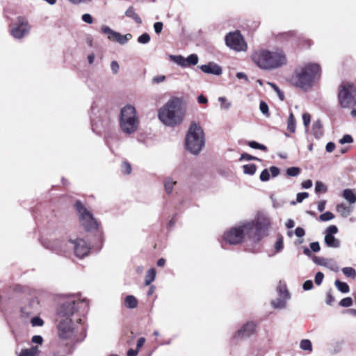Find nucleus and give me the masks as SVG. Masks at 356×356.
Instances as JSON below:
<instances>
[{"instance_id": "1", "label": "nucleus", "mask_w": 356, "mask_h": 356, "mask_svg": "<svg viewBox=\"0 0 356 356\" xmlns=\"http://www.w3.org/2000/svg\"><path fill=\"white\" fill-rule=\"evenodd\" d=\"M87 307L88 302L85 300H80L74 296L69 297L59 306L57 329L60 339H72L76 329L75 323L81 322L79 313Z\"/></svg>"}, {"instance_id": "2", "label": "nucleus", "mask_w": 356, "mask_h": 356, "mask_svg": "<svg viewBox=\"0 0 356 356\" xmlns=\"http://www.w3.org/2000/svg\"><path fill=\"white\" fill-rule=\"evenodd\" d=\"M186 109L182 101L178 97H174L168 101L158 111L159 120L165 126L175 127L184 121Z\"/></svg>"}, {"instance_id": "3", "label": "nucleus", "mask_w": 356, "mask_h": 356, "mask_svg": "<svg viewBox=\"0 0 356 356\" xmlns=\"http://www.w3.org/2000/svg\"><path fill=\"white\" fill-rule=\"evenodd\" d=\"M252 60L259 68L265 70L277 69L287 63L286 54L282 49L256 51L252 55Z\"/></svg>"}, {"instance_id": "4", "label": "nucleus", "mask_w": 356, "mask_h": 356, "mask_svg": "<svg viewBox=\"0 0 356 356\" xmlns=\"http://www.w3.org/2000/svg\"><path fill=\"white\" fill-rule=\"evenodd\" d=\"M321 74L319 65L308 63L296 71L292 78V83L294 86L302 90H307L314 84L315 79Z\"/></svg>"}, {"instance_id": "5", "label": "nucleus", "mask_w": 356, "mask_h": 356, "mask_svg": "<svg viewBox=\"0 0 356 356\" xmlns=\"http://www.w3.org/2000/svg\"><path fill=\"white\" fill-rule=\"evenodd\" d=\"M205 138L202 129L193 122L191 124L186 136L185 145L186 149L194 155H197L204 146Z\"/></svg>"}, {"instance_id": "6", "label": "nucleus", "mask_w": 356, "mask_h": 356, "mask_svg": "<svg viewBox=\"0 0 356 356\" xmlns=\"http://www.w3.org/2000/svg\"><path fill=\"white\" fill-rule=\"evenodd\" d=\"M139 118L136 108L127 104L122 107L120 115V127L126 134L135 133L139 125Z\"/></svg>"}, {"instance_id": "7", "label": "nucleus", "mask_w": 356, "mask_h": 356, "mask_svg": "<svg viewBox=\"0 0 356 356\" xmlns=\"http://www.w3.org/2000/svg\"><path fill=\"white\" fill-rule=\"evenodd\" d=\"M338 101L344 108H351L356 106V89L353 84L343 82L339 86Z\"/></svg>"}, {"instance_id": "8", "label": "nucleus", "mask_w": 356, "mask_h": 356, "mask_svg": "<svg viewBox=\"0 0 356 356\" xmlns=\"http://www.w3.org/2000/svg\"><path fill=\"white\" fill-rule=\"evenodd\" d=\"M75 207L79 214L80 221L84 228L88 231L96 229L97 224L91 212L86 209L80 202L76 203Z\"/></svg>"}, {"instance_id": "9", "label": "nucleus", "mask_w": 356, "mask_h": 356, "mask_svg": "<svg viewBox=\"0 0 356 356\" xmlns=\"http://www.w3.org/2000/svg\"><path fill=\"white\" fill-rule=\"evenodd\" d=\"M243 240L248 239L254 242H257L261 240L260 235L257 232L254 226V221L251 220H245L237 223Z\"/></svg>"}, {"instance_id": "10", "label": "nucleus", "mask_w": 356, "mask_h": 356, "mask_svg": "<svg viewBox=\"0 0 356 356\" xmlns=\"http://www.w3.org/2000/svg\"><path fill=\"white\" fill-rule=\"evenodd\" d=\"M225 43L227 47L236 51H245L248 48L246 42L238 31L227 34L225 37Z\"/></svg>"}, {"instance_id": "11", "label": "nucleus", "mask_w": 356, "mask_h": 356, "mask_svg": "<svg viewBox=\"0 0 356 356\" xmlns=\"http://www.w3.org/2000/svg\"><path fill=\"white\" fill-rule=\"evenodd\" d=\"M252 220L254 221L257 232L259 235H260L261 239L264 236V232L268 229L271 225V218L270 216L266 212L259 211L254 219Z\"/></svg>"}, {"instance_id": "12", "label": "nucleus", "mask_w": 356, "mask_h": 356, "mask_svg": "<svg viewBox=\"0 0 356 356\" xmlns=\"http://www.w3.org/2000/svg\"><path fill=\"white\" fill-rule=\"evenodd\" d=\"M67 246V248L73 249L75 255L79 258L86 256L89 253L90 248L89 245L81 238L69 240Z\"/></svg>"}, {"instance_id": "13", "label": "nucleus", "mask_w": 356, "mask_h": 356, "mask_svg": "<svg viewBox=\"0 0 356 356\" xmlns=\"http://www.w3.org/2000/svg\"><path fill=\"white\" fill-rule=\"evenodd\" d=\"M224 240L232 245L242 243L244 240L238 224L227 229L223 234Z\"/></svg>"}, {"instance_id": "14", "label": "nucleus", "mask_w": 356, "mask_h": 356, "mask_svg": "<svg viewBox=\"0 0 356 356\" xmlns=\"http://www.w3.org/2000/svg\"><path fill=\"white\" fill-rule=\"evenodd\" d=\"M102 32L108 35V39L111 41H115L120 44H126L129 40L132 38V35L127 33L126 35H121L120 33L116 32L111 29L109 26L104 25L102 26Z\"/></svg>"}, {"instance_id": "15", "label": "nucleus", "mask_w": 356, "mask_h": 356, "mask_svg": "<svg viewBox=\"0 0 356 356\" xmlns=\"http://www.w3.org/2000/svg\"><path fill=\"white\" fill-rule=\"evenodd\" d=\"M30 29L31 26L28 21L23 17H19L17 24L13 26L11 33L15 38L20 39L28 34Z\"/></svg>"}, {"instance_id": "16", "label": "nucleus", "mask_w": 356, "mask_h": 356, "mask_svg": "<svg viewBox=\"0 0 356 356\" xmlns=\"http://www.w3.org/2000/svg\"><path fill=\"white\" fill-rule=\"evenodd\" d=\"M338 232V228L335 225H330L325 232V243L330 248H337L340 246V241L336 238L333 235Z\"/></svg>"}, {"instance_id": "17", "label": "nucleus", "mask_w": 356, "mask_h": 356, "mask_svg": "<svg viewBox=\"0 0 356 356\" xmlns=\"http://www.w3.org/2000/svg\"><path fill=\"white\" fill-rule=\"evenodd\" d=\"M255 324L253 322H248L245 323L240 330L235 334V337L246 338L251 336L255 330Z\"/></svg>"}, {"instance_id": "18", "label": "nucleus", "mask_w": 356, "mask_h": 356, "mask_svg": "<svg viewBox=\"0 0 356 356\" xmlns=\"http://www.w3.org/2000/svg\"><path fill=\"white\" fill-rule=\"evenodd\" d=\"M200 68L206 74L214 75H220L222 74L221 67L213 62H210L206 65H202Z\"/></svg>"}, {"instance_id": "19", "label": "nucleus", "mask_w": 356, "mask_h": 356, "mask_svg": "<svg viewBox=\"0 0 356 356\" xmlns=\"http://www.w3.org/2000/svg\"><path fill=\"white\" fill-rule=\"evenodd\" d=\"M39 301L38 298L33 299L27 305L22 308V314L28 316L39 310Z\"/></svg>"}, {"instance_id": "20", "label": "nucleus", "mask_w": 356, "mask_h": 356, "mask_svg": "<svg viewBox=\"0 0 356 356\" xmlns=\"http://www.w3.org/2000/svg\"><path fill=\"white\" fill-rule=\"evenodd\" d=\"M336 210L343 218L348 217L353 211V209L350 207L346 205L344 203L337 204Z\"/></svg>"}, {"instance_id": "21", "label": "nucleus", "mask_w": 356, "mask_h": 356, "mask_svg": "<svg viewBox=\"0 0 356 356\" xmlns=\"http://www.w3.org/2000/svg\"><path fill=\"white\" fill-rule=\"evenodd\" d=\"M312 133L316 138H320L323 135V125L319 120L313 123Z\"/></svg>"}, {"instance_id": "22", "label": "nucleus", "mask_w": 356, "mask_h": 356, "mask_svg": "<svg viewBox=\"0 0 356 356\" xmlns=\"http://www.w3.org/2000/svg\"><path fill=\"white\" fill-rule=\"evenodd\" d=\"M125 15L128 17L132 18L137 24H141L142 19L140 16L136 13L133 6H129L125 12Z\"/></svg>"}, {"instance_id": "23", "label": "nucleus", "mask_w": 356, "mask_h": 356, "mask_svg": "<svg viewBox=\"0 0 356 356\" xmlns=\"http://www.w3.org/2000/svg\"><path fill=\"white\" fill-rule=\"evenodd\" d=\"M124 306L129 309L136 308L138 306V300L132 295L127 296L124 298Z\"/></svg>"}, {"instance_id": "24", "label": "nucleus", "mask_w": 356, "mask_h": 356, "mask_svg": "<svg viewBox=\"0 0 356 356\" xmlns=\"http://www.w3.org/2000/svg\"><path fill=\"white\" fill-rule=\"evenodd\" d=\"M176 184L177 181L173 180L171 177L165 178L164 180V188L166 193L171 194Z\"/></svg>"}, {"instance_id": "25", "label": "nucleus", "mask_w": 356, "mask_h": 356, "mask_svg": "<svg viewBox=\"0 0 356 356\" xmlns=\"http://www.w3.org/2000/svg\"><path fill=\"white\" fill-rule=\"evenodd\" d=\"M40 350L37 346L31 347L29 349H24L18 356H38Z\"/></svg>"}, {"instance_id": "26", "label": "nucleus", "mask_w": 356, "mask_h": 356, "mask_svg": "<svg viewBox=\"0 0 356 356\" xmlns=\"http://www.w3.org/2000/svg\"><path fill=\"white\" fill-rule=\"evenodd\" d=\"M343 197L350 204H354L356 202V196L351 189H345L343 191Z\"/></svg>"}, {"instance_id": "27", "label": "nucleus", "mask_w": 356, "mask_h": 356, "mask_svg": "<svg viewBox=\"0 0 356 356\" xmlns=\"http://www.w3.org/2000/svg\"><path fill=\"white\" fill-rule=\"evenodd\" d=\"M170 58L172 61L175 62L179 66H181L183 67H186V58L181 55L174 56L171 55L170 56Z\"/></svg>"}, {"instance_id": "28", "label": "nucleus", "mask_w": 356, "mask_h": 356, "mask_svg": "<svg viewBox=\"0 0 356 356\" xmlns=\"http://www.w3.org/2000/svg\"><path fill=\"white\" fill-rule=\"evenodd\" d=\"M287 298H279L271 302L273 307L275 309H284L286 307Z\"/></svg>"}, {"instance_id": "29", "label": "nucleus", "mask_w": 356, "mask_h": 356, "mask_svg": "<svg viewBox=\"0 0 356 356\" xmlns=\"http://www.w3.org/2000/svg\"><path fill=\"white\" fill-rule=\"evenodd\" d=\"M156 277V270L154 268H151L149 270L145 275V285H149Z\"/></svg>"}, {"instance_id": "30", "label": "nucleus", "mask_w": 356, "mask_h": 356, "mask_svg": "<svg viewBox=\"0 0 356 356\" xmlns=\"http://www.w3.org/2000/svg\"><path fill=\"white\" fill-rule=\"evenodd\" d=\"M287 129L291 133L296 131V119L293 113H290L287 121Z\"/></svg>"}, {"instance_id": "31", "label": "nucleus", "mask_w": 356, "mask_h": 356, "mask_svg": "<svg viewBox=\"0 0 356 356\" xmlns=\"http://www.w3.org/2000/svg\"><path fill=\"white\" fill-rule=\"evenodd\" d=\"M218 102L220 104L221 110H228L232 106V102H229L227 98L225 97H219L218 98Z\"/></svg>"}, {"instance_id": "32", "label": "nucleus", "mask_w": 356, "mask_h": 356, "mask_svg": "<svg viewBox=\"0 0 356 356\" xmlns=\"http://www.w3.org/2000/svg\"><path fill=\"white\" fill-rule=\"evenodd\" d=\"M334 284L339 291H341L343 293H346L349 292V290H350L349 286L346 282H340L339 280H336L334 282Z\"/></svg>"}, {"instance_id": "33", "label": "nucleus", "mask_w": 356, "mask_h": 356, "mask_svg": "<svg viewBox=\"0 0 356 356\" xmlns=\"http://www.w3.org/2000/svg\"><path fill=\"white\" fill-rule=\"evenodd\" d=\"M300 347L303 350H307L309 352L312 351V344L310 340L309 339H302L300 341Z\"/></svg>"}, {"instance_id": "34", "label": "nucleus", "mask_w": 356, "mask_h": 356, "mask_svg": "<svg viewBox=\"0 0 356 356\" xmlns=\"http://www.w3.org/2000/svg\"><path fill=\"white\" fill-rule=\"evenodd\" d=\"M186 67L191 65H195L198 63V56L197 54H191L186 58Z\"/></svg>"}, {"instance_id": "35", "label": "nucleus", "mask_w": 356, "mask_h": 356, "mask_svg": "<svg viewBox=\"0 0 356 356\" xmlns=\"http://www.w3.org/2000/svg\"><path fill=\"white\" fill-rule=\"evenodd\" d=\"M256 165L254 164H247L243 165V172L247 175H254L256 172Z\"/></svg>"}, {"instance_id": "36", "label": "nucleus", "mask_w": 356, "mask_h": 356, "mask_svg": "<svg viewBox=\"0 0 356 356\" xmlns=\"http://www.w3.org/2000/svg\"><path fill=\"white\" fill-rule=\"evenodd\" d=\"M343 274L349 277L355 278L356 277V271L351 267H345L342 269Z\"/></svg>"}, {"instance_id": "37", "label": "nucleus", "mask_w": 356, "mask_h": 356, "mask_svg": "<svg viewBox=\"0 0 356 356\" xmlns=\"http://www.w3.org/2000/svg\"><path fill=\"white\" fill-rule=\"evenodd\" d=\"M334 216L330 211H327L319 216V220L323 222L329 221L334 219Z\"/></svg>"}, {"instance_id": "38", "label": "nucleus", "mask_w": 356, "mask_h": 356, "mask_svg": "<svg viewBox=\"0 0 356 356\" xmlns=\"http://www.w3.org/2000/svg\"><path fill=\"white\" fill-rule=\"evenodd\" d=\"M312 260L316 264L323 266H327V260L323 257L314 256Z\"/></svg>"}, {"instance_id": "39", "label": "nucleus", "mask_w": 356, "mask_h": 356, "mask_svg": "<svg viewBox=\"0 0 356 356\" xmlns=\"http://www.w3.org/2000/svg\"><path fill=\"white\" fill-rule=\"evenodd\" d=\"M300 172V169L298 167H291L286 170L287 175L290 177H296Z\"/></svg>"}, {"instance_id": "40", "label": "nucleus", "mask_w": 356, "mask_h": 356, "mask_svg": "<svg viewBox=\"0 0 356 356\" xmlns=\"http://www.w3.org/2000/svg\"><path fill=\"white\" fill-rule=\"evenodd\" d=\"M315 191L316 193H325L327 191V187L323 182L318 181L315 184Z\"/></svg>"}, {"instance_id": "41", "label": "nucleus", "mask_w": 356, "mask_h": 356, "mask_svg": "<svg viewBox=\"0 0 356 356\" xmlns=\"http://www.w3.org/2000/svg\"><path fill=\"white\" fill-rule=\"evenodd\" d=\"M283 238L282 236H280L277 238V241L275 243V250L276 252H280L283 250Z\"/></svg>"}, {"instance_id": "42", "label": "nucleus", "mask_w": 356, "mask_h": 356, "mask_svg": "<svg viewBox=\"0 0 356 356\" xmlns=\"http://www.w3.org/2000/svg\"><path fill=\"white\" fill-rule=\"evenodd\" d=\"M121 170L123 174L129 175L131 172V166L128 162H123L121 165Z\"/></svg>"}, {"instance_id": "43", "label": "nucleus", "mask_w": 356, "mask_h": 356, "mask_svg": "<svg viewBox=\"0 0 356 356\" xmlns=\"http://www.w3.org/2000/svg\"><path fill=\"white\" fill-rule=\"evenodd\" d=\"M150 41V36L148 33H143L138 38V42L140 44H147Z\"/></svg>"}, {"instance_id": "44", "label": "nucleus", "mask_w": 356, "mask_h": 356, "mask_svg": "<svg viewBox=\"0 0 356 356\" xmlns=\"http://www.w3.org/2000/svg\"><path fill=\"white\" fill-rule=\"evenodd\" d=\"M268 84L270 85L272 87V88L277 92L280 100L283 101L284 99V95L277 86V85L270 82H268Z\"/></svg>"}, {"instance_id": "45", "label": "nucleus", "mask_w": 356, "mask_h": 356, "mask_svg": "<svg viewBox=\"0 0 356 356\" xmlns=\"http://www.w3.org/2000/svg\"><path fill=\"white\" fill-rule=\"evenodd\" d=\"M259 109L261 112L266 117H268L270 115L269 111H268V106L266 103L264 102H261L259 105Z\"/></svg>"}, {"instance_id": "46", "label": "nucleus", "mask_w": 356, "mask_h": 356, "mask_svg": "<svg viewBox=\"0 0 356 356\" xmlns=\"http://www.w3.org/2000/svg\"><path fill=\"white\" fill-rule=\"evenodd\" d=\"M278 293L280 296L283 298H289V293L285 287V286H280L277 288Z\"/></svg>"}, {"instance_id": "47", "label": "nucleus", "mask_w": 356, "mask_h": 356, "mask_svg": "<svg viewBox=\"0 0 356 356\" xmlns=\"http://www.w3.org/2000/svg\"><path fill=\"white\" fill-rule=\"evenodd\" d=\"M302 121L303 124L306 129V131L307 130V128L310 124L311 122V115L308 113H305L302 114Z\"/></svg>"}, {"instance_id": "48", "label": "nucleus", "mask_w": 356, "mask_h": 356, "mask_svg": "<svg viewBox=\"0 0 356 356\" xmlns=\"http://www.w3.org/2000/svg\"><path fill=\"white\" fill-rule=\"evenodd\" d=\"M249 146L254 149H258L261 150L266 151L267 149L266 147L262 144H260L255 141H251L249 143Z\"/></svg>"}, {"instance_id": "49", "label": "nucleus", "mask_w": 356, "mask_h": 356, "mask_svg": "<svg viewBox=\"0 0 356 356\" xmlns=\"http://www.w3.org/2000/svg\"><path fill=\"white\" fill-rule=\"evenodd\" d=\"M352 304H353V300L351 298H349V297L343 298L339 302V305L341 307H350L352 305Z\"/></svg>"}, {"instance_id": "50", "label": "nucleus", "mask_w": 356, "mask_h": 356, "mask_svg": "<svg viewBox=\"0 0 356 356\" xmlns=\"http://www.w3.org/2000/svg\"><path fill=\"white\" fill-rule=\"evenodd\" d=\"M31 323L32 324V326H33V327L42 326L44 324L43 320L38 316L33 317L31 319Z\"/></svg>"}, {"instance_id": "51", "label": "nucleus", "mask_w": 356, "mask_h": 356, "mask_svg": "<svg viewBox=\"0 0 356 356\" xmlns=\"http://www.w3.org/2000/svg\"><path fill=\"white\" fill-rule=\"evenodd\" d=\"M270 179V172L268 169H264L261 175H260V179L262 181H267Z\"/></svg>"}, {"instance_id": "52", "label": "nucleus", "mask_w": 356, "mask_h": 356, "mask_svg": "<svg viewBox=\"0 0 356 356\" xmlns=\"http://www.w3.org/2000/svg\"><path fill=\"white\" fill-rule=\"evenodd\" d=\"M353 142V137L349 134L344 135L343 136V138H341L339 140V143L342 145L346 144V143H351Z\"/></svg>"}, {"instance_id": "53", "label": "nucleus", "mask_w": 356, "mask_h": 356, "mask_svg": "<svg viewBox=\"0 0 356 356\" xmlns=\"http://www.w3.org/2000/svg\"><path fill=\"white\" fill-rule=\"evenodd\" d=\"M309 197V194L307 192L299 193L296 196V202L298 203L302 202L305 199Z\"/></svg>"}, {"instance_id": "54", "label": "nucleus", "mask_w": 356, "mask_h": 356, "mask_svg": "<svg viewBox=\"0 0 356 356\" xmlns=\"http://www.w3.org/2000/svg\"><path fill=\"white\" fill-rule=\"evenodd\" d=\"M111 69L114 74H118L120 70V65L115 60L112 61L111 63Z\"/></svg>"}, {"instance_id": "55", "label": "nucleus", "mask_w": 356, "mask_h": 356, "mask_svg": "<svg viewBox=\"0 0 356 356\" xmlns=\"http://www.w3.org/2000/svg\"><path fill=\"white\" fill-rule=\"evenodd\" d=\"M323 278H324V275L323 273L321 272H318L316 274V276H315V283L317 284V285H320L323 280Z\"/></svg>"}, {"instance_id": "56", "label": "nucleus", "mask_w": 356, "mask_h": 356, "mask_svg": "<svg viewBox=\"0 0 356 356\" xmlns=\"http://www.w3.org/2000/svg\"><path fill=\"white\" fill-rule=\"evenodd\" d=\"M82 20L88 24H92L93 22L92 16L88 13L82 15Z\"/></svg>"}, {"instance_id": "57", "label": "nucleus", "mask_w": 356, "mask_h": 356, "mask_svg": "<svg viewBox=\"0 0 356 356\" xmlns=\"http://www.w3.org/2000/svg\"><path fill=\"white\" fill-rule=\"evenodd\" d=\"M163 26V24L162 22H156L154 24V29L155 32L157 34H159L162 31Z\"/></svg>"}, {"instance_id": "58", "label": "nucleus", "mask_w": 356, "mask_h": 356, "mask_svg": "<svg viewBox=\"0 0 356 356\" xmlns=\"http://www.w3.org/2000/svg\"><path fill=\"white\" fill-rule=\"evenodd\" d=\"M302 288L305 291L310 290L313 288V282L312 280H307L304 282Z\"/></svg>"}, {"instance_id": "59", "label": "nucleus", "mask_w": 356, "mask_h": 356, "mask_svg": "<svg viewBox=\"0 0 356 356\" xmlns=\"http://www.w3.org/2000/svg\"><path fill=\"white\" fill-rule=\"evenodd\" d=\"M311 250L315 252H317L320 250V245L318 242H312L309 245Z\"/></svg>"}, {"instance_id": "60", "label": "nucleus", "mask_w": 356, "mask_h": 356, "mask_svg": "<svg viewBox=\"0 0 356 356\" xmlns=\"http://www.w3.org/2000/svg\"><path fill=\"white\" fill-rule=\"evenodd\" d=\"M269 172H270V173L273 177H276L280 174V169L275 166H271L269 168Z\"/></svg>"}, {"instance_id": "61", "label": "nucleus", "mask_w": 356, "mask_h": 356, "mask_svg": "<svg viewBox=\"0 0 356 356\" xmlns=\"http://www.w3.org/2000/svg\"><path fill=\"white\" fill-rule=\"evenodd\" d=\"M327 267L334 271H337L339 270V267H338L337 264L333 261L327 260Z\"/></svg>"}, {"instance_id": "62", "label": "nucleus", "mask_w": 356, "mask_h": 356, "mask_svg": "<svg viewBox=\"0 0 356 356\" xmlns=\"http://www.w3.org/2000/svg\"><path fill=\"white\" fill-rule=\"evenodd\" d=\"M165 80V76L163 75H160V76H154L152 79V82L154 83H160L163 82Z\"/></svg>"}, {"instance_id": "63", "label": "nucleus", "mask_w": 356, "mask_h": 356, "mask_svg": "<svg viewBox=\"0 0 356 356\" xmlns=\"http://www.w3.org/2000/svg\"><path fill=\"white\" fill-rule=\"evenodd\" d=\"M305 232L303 228L302 227H297L295 230V234L298 237H302L305 235Z\"/></svg>"}, {"instance_id": "64", "label": "nucleus", "mask_w": 356, "mask_h": 356, "mask_svg": "<svg viewBox=\"0 0 356 356\" xmlns=\"http://www.w3.org/2000/svg\"><path fill=\"white\" fill-rule=\"evenodd\" d=\"M335 148V145L332 142H330L327 143L325 146V149L327 152H332Z\"/></svg>"}]
</instances>
